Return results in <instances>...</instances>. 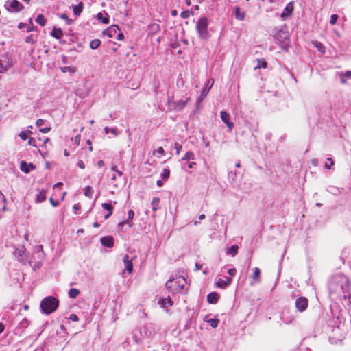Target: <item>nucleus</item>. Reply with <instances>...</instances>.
<instances>
[{
	"label": "nucleus",
	"mask_w": 351,
	"mask_h": 351,
	"mask_svg": "<svg viewBox=\"0 0 351 351\" xmlns=\"http://www.w3.org/2000/svg\"><path fill=\"white\" fill-rule=\"evenodd\" d=\"M219 300V295L215 292L209 293L207 296V301L210 304H216Z\"/></svg>",
	"instance_id": "nucleus-22"
},
{
	"label": "nucleus",
	"mask_w": 351,
	"mask_h": 351,
	"mask_svg": "<svg viewBox=\"0 0 351 351\" xmlns=\"http://www.w3.org/2000/svg\"><path fill=\"white\" fill-rule=\"evenodd\" d=\"M71 67L69 66H64V67H61V71L63 72V73H66V72H69V71H71Z\"/></svg>",
	"instance_id": "nucleus-58"
},
{
	"label": "nucleus",
	"mask_w": 351,
	"mask_h": 351,
	"mask_svg": "<svg viewBox=\"0 0 351 351\" xmlns=\"http://www.w3.org/2000/svg\"><path fill=\"white\" fill-rule=\"evenodd\" d=\"M236 272H237V270L235 268H230L228 270V274H229V277L231 278V276H235L236 274Z\"/></svg>",
	"instance_id": "nucleus-50"
},
{
	"label": "nucleus",
	"mask_w": 351,
	"mask_h": 351,
	"mask_svg": "<svg viewBox=\"0 0 351 351\" xmlns=\"http://www.w3.org/2000/svg\"><path fill=\"white\" fill-rule=\"evenodd\" d=\"M328 191L333 194H337V193H339V189L334 186H329Z\"/></svg>",
	"instance_id": "nucleus-49"
},
{
	"label": "nucleus",
	"mask_w": 351,
	"mask_h": 351,
	"mask_svg": "<svg viewBox=\"0 0 351 351\" xmlns=\"http://www.w3.org/2000/svg\"><path fill=\"white\" fill-rule=\"evenodd\" d=\"M111 169H112V171H113L114 172H117V171L118 170L117 165H115L114 164H112L111 165Z\"/></svg>",
	"instance_id": "nucleus-64"
},
{
	"label": "nucleus",
	"mask_w": 351,
	"mask_h": 351,
	"mask_svg": "<svg viewBox=\"0 0 351 351\" xmlns=\"http://www.w3.org/2000/svg\"><path fill=\"white\" fill-rule=\"evenodd\" d=\"M51 36L56 39H60L63 36V32L60 28L54 27L51 32Z\"/></svg>",
	"instance_id": "nucleus-25"
},
{
	"label": "nucleus",
	"mask_w": 351,
	"mask_h": 351,
	"mask_svg": "<svg viewBox=\"0 0 351 351\" xmlns=\"http://www.w3.org/2000/svg\"><path fill=\"white\" fill-rule=\"evenodd\" d=\"M339 16L337 14H332L331 16H330V23L331 25H335L336 24L337 21V19H338Z\"/></svg>",
	"instance_id": "nucleus-46"
},
{
	"label": "nucleus",
	"mask_w": 351,
	"mask_h": 351,
	"mask_svg": "<svg viewBox=\"0 0 351 351\" xmlns=\"http://www.w3.org/2000/svg\"><path fill=\"white\" fill-rule=\"evenodd\" d=\"M159 203H160V199L158 197H154L152 199L151 204H152L153 210H156L158 209Z\"/></svg>",
	"instance_id": "nucleus-37"
},
{
	"label": "nucleus",
	"mask_w": 351,
	"mask_h": 351,
	"mask_svg": "<svg viewBox=\"0 0 351 351\" xmlns=\"http://www.w3.org/2000/svg\"><path fill=\"white\" fill-rule=\"evenodd\" d=\"M114 136H118L119 132L117 130V128H110V131Z\"/></svg>",
	"instance_id": "nucleus-53"
},
{
	"label": "nucleus",
	"mask_w": 351,
	"mask_h": 351,
	"mask_svg": "<svg viewBox=\"0 0 351 351\" xmlns=\"http://www.w3.org/2000/svg\"><path fill=\"white\" fill-rule=\"evenodd\" d=\"M59 304L58 300L52 296L46 297L40 302V308L47 315L55 311Z\"/></svg>",
	"instance_id": "nucleus-3"
},
{
	"label": "nucleus",
	"mask_w": 351,
	"mask_h": 351,
	"mask_svg": "<svg viewBox=\"0 0 351 351\" xmlns=\"http://www.w3.org/2000/svg\"><path fill=\"white\" fill-rule=\"evenodd\" d=\"M118 32H119V28L117 25H111L104 32V34L110 38H113L116 36Z\"/></svg>",
	"instance_id": "nucleus-17"
},
{
	"label": "nucleus",
	"mask_w": 351,
	"mask_h": 351,
	"mask_svg": "<svg viewBox=\"0 0 351 351\" xmlns=\"http://www.w3.org/2000/svg\"><path fill=\"white\" fill-rule=\"evenodd\" d=\"M60 17L62 19H64L66 21V23L67 25H71L73 23V21L71 19L69 18V16L65 14V13H63V14H61Z\"/></svg>",
	"instance_id": "nucleus-41"
},
{
	"label": "nucleus",
	"mask_w": 351,
	"mask_h": 351,
	"mask_svg": "<svg viewBox=\"0 0 351 351\" xmlns=\"http://www.w3.org/2000/svg\"><path fill=\"white\" fill-rule=\"evenodd\" d=\"M315 46L317 48V49L319 51H321L323 53H324V47L321 43L316 41L315 43Z\"/></svg>",
	"instance_id": "nucleus-45"
},
{
	"label": "nucleus",
	"mask_w": 351,
	"mask_h": 351,
	"mask_svg": "<svg viewBox=\"0 0 351 351\" xmlns=\"http://www.w3.org/2000/svg\"><path fill=\"white\" fill-rule=\"evenodd\" d=\"M5 9L10 12H18L24 8V6L17 0H8L5 3Z\"/></svg>",
	"instance_id": "nucleus-6"
},
{
	"label": "nucleus",
	"mask_w": 351,
	"mask_h": 351,
	"mask_svg": "<svg viewBox=\"0 0 351 351\" xmlns=\"http://www.w3.org/2000/svg\"><path fill=\"white\" fill-rule=\"evenodd\" d=\"M308 301L304 297H299L295 300V307L300 312L305 311L308 306Z\"/></svg>",
	"instance_id": "nucleus-9"
},
{
	"label": "nucleus",
	"mask_w": 351,
	"mask_h": 351,
	"mask_svg": "<svg viewBox=\"0 0 351 351\" xmlns=\"http://www.w3.org/2000/svg\"><path fill=\"white\" fill-rule=\"evenodd\" d=\"M104 165H105V162H104V161H103V160H99V161L97 162V166H98L99 168L103 167Z\"/></svg>",
	"instance_id": "nucleus-60"
},
{
	"label": "nucleus",
	"mask_w": 351,
	"mask_h": 351,
	"mask_svg": "<svg viewBox=\"0 0 351 351\" xmlns=\"http://www.w3.org/2000/svg\"><path fill=\"white\" fill-rule=\"evenodd\" d=\"M101 207L104 209L108 210V213L104 216V219H108L112 214L113 211V207L109 203H103L101 204Z\"/></svg>",
	"instance_id": "nucleus-21"
},
{
	"label": "nucleus",
	"mask_w": 351,
	"mask_h": 351,
	"mask_svg": "<svg viewBox=\"0 0 351 351\" xmlns=\"http://www.w3.org/2000/svg\"><path fill=\"white\" fill-rule=\"evenodd\" d=\"M160 25L158 24L153 23L148 27L150 34H156L160 30Z\"/></svg>",
	"instance_id": "nucleus-30"
},
{
	"label": "nucleus",
	"mask_w": 351,
	"mask_h": 351,
	"mask_svg": "<svg viewBox=\"0 0 351 351\" xmlns=\"http://www.w3.org/2000/svg\"><path fill=\"white\" fill-rule=\"evenodd\" d=\"M49 202L51 204V205L54 207L57 206L59 204V202L58 201H55L52 197L49 199Z\"/></svg>",
	"instance_id": "nucleus-56"
},
{
	"label": "nucleus",
	"mask_w": 351,
	"mask_h": 351,
	"mask_svg": "<svg viewBox=\"0 0 351 351\" xmlns=\"http://www.w3.org/2000/svg\"><path fill=\"white\" fill-rule=\"evenodd\" d=\"M232 282V278L230 277H226V280L219 278L216 282L217 287L223 289L227 286H229Z\"/></svg>",
	"instance_id": "nucleus-19"
},
{
	"label": "nucleus",
	"mask_w": 351,
	"mask_h": 351,
	"mask_svg": "<svg viewBox=\"0 0 351 351\" xmlns=\"http://www.w3.org/2000/svg\"><path fill=\"white\" fill-rule=\"evenodd\" d=\"M156 152L158 154H162V155L164 154V153H165V151H164V149H163V148L162 147H158Z\"/></svg>",
	"instance_id": "nucleus-61"
},
{
	"label": "nucleus",
	"mask_w": 351,
	"mask_h": 351,
	"mask_svg": "<svg viewBox=\"0 0 351 351\" xmlns=\"http://www.w3.org/2000/svg\"><path fill=\"white\" fill-rule=\"evenodd\" d=\"M202 264L196 263L195 264V271H198L199 269H202Z\"/></svg>",
	"instance_id": "nucleus-62"
},
{
	"label": "nucleus",
	"mask_w": 351,
	"mask_h": 351,
	"mask_svg": "<svg viewBox=\"0 0 351 351\" xmlns=\"http://www.w3.org/2000/svg\"><path fill=\"white\" fill-rule=\"evenodd\" d=\"M134 216V213L133 210H130L128 213V219L124 220L119 223V226L123 227L124 225H128V228H131L133 225L132 219Z\"/></svg>",
	"instance_id": "nucleus-15"
},
{
	"label": "nucleus",
	"mask_w": 351,
	"mask_h": 351,
	"mask_svg": "<svg viewBox=\"0 0 351 351\" xmlns=\"http://www.w3.org/2000/svg\"><path fill=\"white\" fill-rule=\"evenodd\" d=\"M79 294L80 291L77 289L71 288L69 291V296L72 299L77 298Z\"/></svg>",
	"instance_id": "nucleus-31"
},
{
	"label": "nucleus",
	"mask_w": 351,
	"mask_h": 351,
	"mask_svg": "<svg viewBox=\"0 0 351 351\" xmlns=\"http://www.w3.org/2000/svg\"><path fill=\"white\" fill-rule=\"evenodd\" d=\"M35 251L38 254V258L42 261L45 257V253L43 252V247L42 245H39L35 247Z\"/></svg>",
	"instance_id": "nucleus-28"
},
{
	"label": "nucleus",
	"mask_w": 351,
	"mask_h": 351,
	"mask_svg": "<svg viewBox=\"0 0 351 351\" xmlns=\"http://www.w3.org/2000/svg\"><path fill=\"white\" fill-rule=\"evenodd\" d=\"M182 148V146L180 144H179L178 143H175V149H176L177 154H180Z\"/></svg>",
	"instance_id": "nucleus-52"
},
{
	"label": "nucleus",
	"mask_w": 351,
	"mask_h": 351,
	"mask_svg": "<svg viewBox=\"0 0 351 351\" xmlns=\"http://www.w3.org/2000/svg\"><path fill=\"white\" fill-rule=\"evenodd\" d=\"M83 7L84 5L82 2H80L77 5L73 6V10L75 15L79 16L82 12Z\"/></svg>",
	"instance_id": "nucleus-29"
},
{
	"label": "nucleus",
	"mask_w": 351,
	"mask_h": 351,
	"mask_svg": "<svg viewBox=\"0 0 351 351\" xmlns=\"http://www.w3.org/2000/svg\"><path fill=\"white\" fill-rule=\"evenodd\" d=\"M69 319L73 321V322H77L78 321V317L75 314H71L69 316Z\"/></svg>",
	"instance_id": "nucleus-54"
},
{
	"label": "nucleus",
	"mask_w": 351,
	"mask_h": 351,
	"mask_svg": "<svg viewBox=\"0 0 351 351\" xmlns=\"http://www.w3.org/2000/svg\"><path fill=\"white\" fill-rule=\"evenodd\" d=\"M261 271L258 267H254L253 269V274L251 278L253 279L254 282L250 283V285H253L255 282H261V276H260Z\"/></svg>",
	"instance_id": "nucleus-20"
},
{
	"label": "nucleus",
	"mask_w": 351,
	"mask_h": 351,
	"mask_svg": "<svg viewBox=\"0 0 351 351\" xmlns=\"http://www.w3.org/2000/svg\"><path fill=\"white\" fill-rule=\"evenodd\" d=\"M349 282L346 277L337 275L329 281L328 289L330 294L345 293L348 290Z\"/></svg>",
	"instance_id": "nucleus-1"
},
{
	"label": "nucleus",
	"mask_w": 351,
	"mask_h": 351,
	"mask_svg": "<svg viewBox=\"0 0 351 351\" xmlns=\"http://www.w3.org/2000/svg\"><path fill=\"white\" fill-rule=\"evenodd\" d=\"M208 21L206 17H201L196 23L195 29L199 37L202 40H206L210 34L208 31Z\"/></svg>",
	"instance_id": "nucleus-4"
},
{
	"label": "nucleus",
	"mask_w": 351,
	"mask_h": 351,
	"mask_svg": "<svg viewBox=\"0 0 351 351\" xmlns=\"http://www.w3.org/2000/svg\"><path fill=\"white\" fill-rule=\"evenodd\" d=\"M117 180V177L115 175H113L112 177H111V180L112 182H112V184L113 185V186L115 188V189H118L121 186V184H122V182H117L116 181Z\"/></svg>",
	"instance_id": "nucleus-40"
},
{
	"label": "nucleus",
	"mask_w": 351,
	"mask_h": 351,
	"mask_svg": "<svg viewBox=\"0 0 351 351\" xmlns=\"http://www.w3.org/2000/svg\"><path fill=\"white\" fill-rule=\"evenodd\" d=\"M189 99H190V98L188 97L186 100L180 99L178 101H172L171 98L170 97H168L169 109L170 110L180 111L185 107L186 103L189 101Z\"/></svg>",
	"instance_id": "nucleus-5"
},
{
	"label": "nucleus",
	"mask_w": 351,
	"mask_h": 351,
	"mask_svg": "<svg viewBox=\"0 0 351 351\" xmlns=\"http://www.w3.org/2000/svg\"><path fill=\"white\" fill-rule=\"evenodd\" d=\"M191 14H193V12L189 10H185L182 12L180 14V16L183 19L189 18Z\"/></svg>",
	"instance_id": "nucleus-44"
},
{
	"label": "nucleus",
	"mask_w": 351,
	"mask_h": 351,
	"mask_svg": "<svg viewBox=\"0 0 351 351\" xmlns=\"http://www.w3.org/2000/svg\"><path fill=\"white\" fill-rule=\"evenodd\" d=\"M29 25L27 29V32L35 31L37 29V27L33 25L32 19L31 18L29 19Z\"/></svg>",
	"instance_id": "nucleus-43"
},
{
	"label": "nucleus",
	"mask_w": 351,
	"mask_h": 351,
	"mask_svg": "<svg viewBox=\"0 0 351 351\" xmlns=\"http://www.w3.org/2000/svg\"><path fill=\"white\" fill-rule=\"evenodd\" d=\"M116 36H117V39L119 40H122L124 38V36H123V33L120 32V31L118 32V33L117 34Z\"/></svg>",
	"instance_id": "nucleus-55"
},
{
	"label": "nucleus",
	"mask_w": 351,
	"mask_h": 351,
	"mask_svg": "<svg viewBox=\"0 0 351 351\" xmlns=\"http://www.w3.org/2000/svg\"><path fill=\"white\" fill-rule=\"evenodd\" d=\"M101 243L107 247H112L114 245V239L111 236H106L101 238Z\"/></svg>",
	"instance_id": "nucleus-16"
},
{
	"label": "nucleus",
	"mask_w": 351,
	"mask_h": 351,
	"mask_svg": "<svg viewBox=\"0 0 351 351\" xmlns=\"http://www.w3.org/2000/svg\"><path fill=\"white\" fill-rule=\"evenodd\" d=\"M220 117L222 121L227 125L228 130L231 131L234 127V124L230 121V114L225 111H221Z\"/></svg>",
	"instance_id": "nucleus-10"
},
{
	"label": "nucleus",
	"mask_w": 351,
	"mask_h": 351,
	"mask_svg": "<svg viewBox=\"0 0 351 351\" xmlns=\"http://www.w3.org/2000/svg\"><path fill=\"white\" fill-rule=\"evenodd\" d=\"M12 66L10 58L8 56L0 58V73H5Z\"/></svg>",
	"instance_id": "nucleus-7"
},
{
	"label": "nucleus",
	"mask_w": 351,
	"mask_h": 351,
	"mask_svg": "<svg viewBox=\"0 0 351 351\" xmlns=\"http://www.w3.org/2000/svg\"><path fill=\"white\" fill-rule=\"evenodd\" d=\"M46 199V191L41 190L38 192L36 197V202L37 203H40L44 202Z\"/></svg>",
	"instance_id": "nucleus-23"
},
{
	"label": "nucleus",
	"mask_w": 351,
	"mask_h": 351,
	"mask_svg": "<svg viewBox=\"0 0 351 351\" xmlns=\"http://www.w3.org/2000/svg\"><path fill=\"white\" fill-rule=\"evenodd\" d=\"M334 165V161L331 158H328L326 159V162L324 165L325 168L326 169H330L332 166Z\"/></svg>",
	"instance_id": "nucleus-42"
},
{
	"label": "nucleus",
	"mask_w": 351,
	"mask_h": 351,
	"mask_svg": "<svg viewBox=\"0 0 351 351\" xmlns=\"http://www.w3.org/2000/svg\"><path fill=\"white\" fill-rule=\"evenodd\" d=\"M158 303L162 308H165L166 304H168L169 306H171L173 302L171 300V298L168 296L166 298L160 299Z\"/></svg>",
	"instance_id": "nucleus-26"
},
{
	"label": "nucleus",
	"mask_w": 351,
	"mask_h": 351,
	"mask_svg": "<svg viewBox=\"0 0 351 351\" xmlns=\"http://www.w3.org/2000/svg\"><path fill=\"white\" fill-rule=\"evenodd\" d=\"M97 19L101 20V22L104 24H108L109 23V18L108 16L103 17L102 13L99 12L97 15Z\"/></svg>",
	"instance_id": "nucleus-38"
},
{
	"label": "nucleus",
	"mask_w": 351,
	"mask_h": 351,
	"mask_svg": "<svg viewBox=\"0 0 351 351\" xmlns=\"http://www.w3.org/2000/svg\"><path fill=\"white\" fill-rule=\"evenodd\" d=\"M123 261L125 265L124 271H128V274H131L133 271V263L132 259H130L129 256L125 254Z\"/></svg>",
	"instance_id": "nucleus-14"
},
{
	"label": "nucleus",
	"mask_w": 351,
	"mask_h": 351,
	"mask_svg": "<svg viewBox=\"0 0 351 351\" xmlns=\"http://www.w3.org/2000/svg\"><path fill=\"white\" fill-rule=\"evenodd\" d=\"M94 190L91 186H87L84 189V195L89 198H91L93 194Z\"/></svg>",
	"instance_id": "nucleus-34"
},
{
	"label": "nucleus",
	"mask_w": 351,
	"mask_h": 351,
	"mask_svg": "<svg viewBox=\"0 0 351 351\" xmlns=\"http://www.w3.org/2000/svg\"><path fill=\"white\" fill-rule=\"evenodd\" d=\"M20 138L22 139V140H26L27 138V133L26 132H24V131H21L20 133H19V135Z\"/></svg>",
	"instance_id": "nucleus-51"
},
{
	"label": "nucleus",
	"mask_w": 351,
	"mask_h": 351,
	"mask_svg": "<svg viewBox=\"0 0 351 351\" xmlns=\"http://www.w3.org/2000/svg\"><path fill=\"white\" fill-rule=\"evenodd\" d=\"M274 37L282 45H287L289 40V35L287 31L278 30Z\"/></svg>",
	"instance_id": "nucleus-8"
},
{
	"label": "nucleus",
	"mask_w": 351,
	"mask_h": 351,
	"mask_svg": "<svg viewBox=\"0 0 351 351\" xmlns=\"http://www.w3.org/2000/svg\"><path fill=\"white\" fill-rule=\"evenodd\" d=\"M169 175L170 171L168 169H164L161 173V178L164 180H166L169 177Z\"/></svg>",
	"instance_id": "nucleus-39"
},
{
	"label": "nucleus",
	"mask_w": 351,
	"mask_h": 351,
	"mask_svg": "<svg viewBox=\"0 0 351 351\" xmlns=\"http://www.w3.org/2000/svg\"><path fill=\"white\" fill-rule=\"evenodd\" d=\"M36 22L38 23L42 27L45 26L46 24V19L43 14H38L36 19Z\"/></svg>",
	"instance_id": "nucleus-32"
},
{
	"label": "nucleus",
	"mask_w": 351,
	"mask_h": 351,
	"mask_svg": "<svg viewBox=\"0 0 351 351\" xmlns=\"http://www.w3.org/2000/svg\"><path fill=\"white\" fill-rule=\"evenodd\" d=\"M25 42L27 43L34 44L36 43V40H34L32 35H29L25 38Z\"/></svg>",
	"instance_id": "nucleus-47"
},
{
	"label": "nucleus",
	"mask_w": 351,
	"mask_h": 351,
	"mask_svg": "<svg viewBox=\"0 0 351 351\" xmlns=\"http://www.w3.org/2000/svg\"><path fill=\"white\" fill-rule=\"evenodd\" d=\"M27 27V25L26 23H20L18 25V28L21 29L23 28H25Z\"/></svg>",
	"instance_id": "nucleus-59"
},
{
	"label": "nucleus",
	"mask_w": 351,
	"mask_h": 351,
	"mask_svg": "<svg viewBox=\"0 0 351 351\" xmlns=\"http://www.w3.org/2000/svg\"><path fill=\"white\" fill-rule=\"evenodd\" d=\"M238 248L237 245H232L230 247L228 248L227 253L234 256L237 254Z\"/></svg>",
	"instance_id": "nucleus-35"
},
{
	"label": "nucleus",
	"mask_w": 351,
	"mask_h": 351,
	"mask_svg": "<svg viewBox=\"0 0 351 351\" xmlns=\"http://www.w3.org/2000/svg\"><path fill=\"white\" fill-rule=\"evenodd\" d=\"M233 14L237 20L242 21L245 20L246 16V12L245 10H241L239 7L235 6L233 7Z\"/></svg>",
	"instance_id": "nucleus-13"
},
{
	"label": "nucleus",
	"mask_w": 351,
	"mask_h": 351,
	"mask_svg": "<svg viewBox=\"0 0 351 351\" xmlns=\"http://www.w3.org/2000/svg\"><path fill=\"white\" fill-rule=\"evenodd\" d=\"M45 124V121L41 119H39L36 121V125L38 128H39V131L43 133H47L51 130V128L46 125L43 126Z\"/></svg>",
	"instance_id": "nucleus-18"
},
{
	"label": "nucleus",
	"mask_w": 351,
	"mask_h": 351,
	"mask_svg": "<svg viewBox=\"0 0 351 351\" xmlns=\"http://www.w3.org/2000/svg\"><path fill=\"white\" fill-rule=\"evenodd\" d=\"M208 316V315H206V316L204 317V322H208V324H210V326H211L212 328H217V326H218V324H219V320L218 319H215H215H207Z\"/></svg>",
	"instance_id": "nucleus-27"
},
{
	"label": "nucleus",
	"mask_w": 351,
	"mask_h": 351,
	"mask_svg": "<svg viewBox=\"0 0 351 351\" xmlns=\"http://www.w3.org/2000/svg\"><path fill=\"white\" fill-rule=\"evenodd\" d=\"M195 165H196V163H195V162H189V163L188 164V167H189V169H193V168L195 167Z\"/></svg>",
	"instance_id": "nucleus-63"
},
{
	"label": "nucleus",
	"mask_w": 351,
	"mask_h": 351,
	"mask_svg": "<svg viewBox=\"0 0 351 351\" xmlns=\"http://www.w3.org/2000/svg\"><path fill=\"white\" fill-rule=\"evenodd\" d=\"M258 62L261 63L260 64H258V66H256V69L257 67H263V68H266L267 66V62L265 60H262L261 61V60H258Z\"/></svg>",
	"instance_id": "nucleus-48"
},
{
	"label": "nucleus",
	"mask_w": 351,
	"mask_h": 351,
	"mask_svg": "<svg viewBox=\"0 0 351 351\" xmlns=\"http://www.w3.org/2000/svg\"><path fill=\"white\" fill-rule=\"evenodd\" d=\"M77 165L82 169L85 168V164H84V162L82 160H79L77 162Z\"/></svg>",
	"instance_id": "nucleus-57"
},
{
	"label": "nucleus",
	"mask_w": 351,
	"mask_h": 351,
	"mask_svg": "<svg viewBox=\"0 0 351 351\" xmlns=\"http://www.w3.org/2000/svg\"><path fill=\"white\" fill-rule=\"evenodd\" d=\"M293 11V2H289V3L287 4L286 7L283 10V11L280 15V17L282 18V19L283 21H285L292 14Z\"/></svg>",
	"instance_id": "nucleus-12"
},
{
	"label": "nucleus",
	"mask_w": 351,
	"mask_h": 351,
	"mask_svg": "<svg viewBox=\"0 0 351 351\" xmlns=\"http://www.w3.org/2000/svg\"><path fill=\"white\" fill-rule=\"evenodd\" d=\"M29 167L32 169H34L35 166L32 163L28 165L25 161H22L21 162V170L24 173H28L29 172Z\"/></svg>",
	"instance_id": "nucleus-24"
},
{
	"label": "nucleus",
	"mask_w": 351,
	"mask_h": 351,
	"mask_svg": "<svg viewBox=\"0 0 351 351\" xmlns=\"http://www.w3.org/2000/svg\"><path fill=\"white\" fill-rule=\"evenodd\" d=\"M101 45V41L99 39H93L90 43V47L92 49H97Z\"/></svg>",
	"instance_id": "nucleus-33"
},
{
	"label": "nucleus",
	"mask_w": 351,
	"mask_h": 351,
	"mask_svg": "<svg viewBox=\"0 0 351 351\" xmlns=\"http://www.w3.org/2000/svg\"><path fill=\"white\" fill-rule=\"evenodd\" d=\"M214 80L213 79H210L207 81L205 84V87L202 90L199 97V102H201L207 95L212 86L213 85Z\"/></svg>",
	"instance_id": "nucleus-11"
},
{
	"label": "nucleus",
	"mask_w": 351,
	"mask_h": 351,
	"mask_svg": "<svg viewBox=\"0 0 351 351\" xmlns=\"http://www.w3.org/2000/svg\"><path fill=\"white\" fill-rule=\"evenodd\" d=\"M186 285V279L179 276L176 278L169 279L165 284L166 288L170 293H180L184 289Z\"/></svg>",
	"instance_id": "nucleus-2"
},
{
	"label": "nucleus",
	"mask_w": 351,
	"mask_h": 351,
	"mask_svg": "<svg viewBox=\"0 0 351 351\" xmlns=\"http://www.w3.org/2000/svg\"><path fill=\"white\" fill-rule=\"evenodd\" d=\"M194 158H195L194 154L192 152H187L184 154V156L182 157V160L189 161V160H193Z\"/></svg>",
	"instance_id": "nucleus-36"
}]
</instances>
